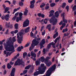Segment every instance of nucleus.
<instances>
[{"label":"nucleus","mask_w":76,"mask_h":76,"mask_svg":"<svg viewBox=\"0 0 76 76\" xmlns=\"http://www.w3.org/2000/svg\"><path fill=\"white\" fill-rule=\"evenodd\" d=\"M19 35L18 33L17 34V38L18 39V42L19 44H20L21 43V41H23V36H22V35L23 34V32H19Z\"/></svg>","instance_id":"39448f33"},{"label":"nucleus","mask_w":76,"mask_h":76,"mask_svg":"<svg viewBox=\"0 0 76 76\" xmlns=\"http://www.w3.org/2000/svg\"><path fill=\"white\" fill-rule=\"evenodd\" d=\"M56 68V64H54L51 67L49 68L46 72L45 76H50L51 73H52L53 71H55Z\"/></svg>","instance_id":"20e7f679"},{"label":"nucleus","mask_w":76,"mask_h":76,"mask_svg":"<svg viewBox=\"0 0 76 76\" xmlns=\"http://www.w3.org/2000/svg\"><path fill=\"white\" fill-rule=\"evenodd\" d=\"M27 71H28L27 70H25L23 71V73L24 74H26Z\"/></svg>","instance_id":"864d4df0"},{"label":"nucleus","mask_w":76,"mask_h":76,"mask_svg":"<svg viewBox=\"0 0 76 76\" xmlns=\"http://www.w3.org/2000/svg\"><path fill=\"white\" fill-rule=\"evenodd\" d=\"M38 33V31L37 30H36L35 33H34V37H36V35Z\"/></svg>","instance_id":"a18cd8bd"},{"label":"nucleus","mask_w":76,"mask_h":76,"mask_svg":"<svg viewBox=\"0 0 76 76\" xmlns=\"http://www.w3.org/2000/svg\"><path fill=\"white\" fill-rule=\"evenodd\" d=\"M40 39L41 38H37V40L35 39H35H34L32 41L31 45L29 48V50L31 51L35 46L38 45L39 42V41H40Z\"/></svg>","instance_id":"f03ea898"},{"label":"nucleus","mask_w":76,"mask_h":76,"mask_svg":"<svg viewBox=\"0 0 76 76\" xmlns=\"http://www.w3.org/2000/svg\"><path fill=\"white\" fill-rule=\"evenodd\" d=\"M13 12H12V14H15V12H17V10H16V9H14L13 10Z\"/></svg>","instance_id":"09e8293b"},{"label":"nucleus","mask_w":76,"mask_h":76,"mask_svg":"<svg viewBox=\"0 0 76 76\" xmlns=\"http://www.w3.org/2000/svg\"><path fill=\"white\" fill-rule=\"evenodd\" d=\"M13 24H10V25L9 28H10V29H12L13 28Z\"/></svg>","instance_id":"6e6d98bb"},{"label":"nucleus","mask_w":76,"mask_h":76,"mask_svg":"<svg viewBox=\"0 0 76 76\" xmlns=\"http://www.w3.org/2000/svg\"><path fill=\"white\" fill-rule=\"evenodd\" d=\"M7 73V71L6 70H4V73L3 74V75H5Z\"/></svg>","instance_id":"0e129e2a"},{"label":"nucleus","mask_w":76,"mask_h":76,"mask_svg":"<svg viewBox=\"0 0 76 76\" xmlns=\"http://www.w3.org/2000/svg\"><path fill=\"white\" fill-rule=\"evenodd\" d=\"M45 15L44 14H41V17L42 18H44L45 17Z\"/></svg>","instance_id":"e2e57ef3"},{"label":"nucleus","mask_w":76,"mask_h":76,"mask_svg":"<svg viewBox=\"0 0 76 76\" xmlns=\"http://www.w3.org/2000/svg\"><path fill=\"white\" fill-rule=\"evenodd\" d=\"M8 39L9 40L7 42V45H4V48L5 50L7 51H11L10 53L9 52V56H10L13 53L15 52V48L14 45L10 42V41L11 40V37H10Z\"/></svg>","instance_id":"f257e3e1"},{"label":"nucleus","mask_w":76,"mask_h":76,"mask_svg":"<svg viewBox=\"0 0 76 76\" xmlns=\"http://www.w3.org/2000/svg\"><path fill=\"white\" fill-rule=\"evenodd\" d=\"M23 15V14L21 12H20L19 14V17L20 18H22L23 16L22 15Z\"/></svg>","instance_id":"72a5a7b5"},{"label":"nucleus","mask_w":76,"mask_h":76,"mask_svg":"<svg viewBox=\"0 0 76 76\" xmlns=\"http://www.w3.org/2000/svg\"><path fill=\"white\" fill-rule=\"evenodd\" d=\"M23 49V46H19L16 49V50L18 52H20L21 51L22 49Z\"/></svg>","instance_id":"f8f14e48"},{"label":"nucleus","mask_w":76,"mask_h":76,"mask_svg":"<svg viewBox=\"0 0 76 76\" xmlns=\"http://www.w3.org/2000/svg\"><path fill=\"white\" fill-rule=\"evenodd\" d=\"M16 3V0H13L12 1V4L15 5Z\"/></svg>","instance_id":"5fc2aeb1"},{"label":"nucleus","mask_w":76,"mask_h":76,"mask_svg":"<svg viewBox=\"0 0 76 76\" xmlns=\"http://www.w3.org/2000/svg\"><path fill=\"white\" fill-rule=\"evenodd\" d=\"M30 36L31 37H33V38H35L36 37H34V34L32 32V31H31L30 33Z\"/></svg>","instance_id":"a878e982"},{"label":"nucleus","mask_w":76,"mask_h":76,"mask_svg":"<svg viewBox=\"0 0 76 76\" xmlns=\"http://www.w3.org/2000/svg\"><path fill=\"white\" fill-rule=\"evenodd\" d=\"M31 67V65L29 64L27 66H26L25 68L24 69H29Z\"/></svg>","instance_id":"aec40b11"},{"label":"nucleus","mask_w":76,"mask_h":76,"mask_svg":"<svg viewBox=\"0 0 76 76\" xmlns=\"http://www.w3.org/2000/svg\"><path fill=\"white\" fill-rule=\"evenodd\" d=\"M68 31V29L67 28H66L65 29H64L63 30V31H62V32L63 33H64L65 32H66Z\"/></svg>","instance_id":"c9c22d12"},{"label":"nucleus","mask_w":76,"mask_h":76,"mask_svg":"<svg viewBox=\"0 0 76 76\" xmlns=\"http://www.w3.org/2000/svg\"><path fill=\"white\" fill-rule=\"evenodd\" d=\"M50 13H51L54 14V13L55 12V11L54 10H51L50 11Z\"/></svg>","instance_id":"bf43d9fd"},{"label":"nucleus","mask_w":76,"mask_h":76,"mask_svg":"<svg viewBox=\"0 0 76 76\" xmlns=\"http://www.w3.org/2000/svg\"><path fill=\"white\" fill-rule=\"evenodd\" d=\"M58 32H56L55 34L53 36V38L55 39L56 38V37H57L58 36Z\"/></svg>","instance_id":"4be33fe9"},{"label":"nucleus","mask_w":76,"mask_h":76,"mask_svg":"<svg viewBox=\"0 0 76 76\" xmlns=\"http://www.w3.org/2000/svg\"><path fill=\"white\" fill-rule=\"evenodd\" d=\"M16 18V17L15 16H14V17H13L12 18V20H15Z\"/></svg>","instance_id":"052dcab7"},{"label":"nucleus","mask_w":76,"mask_h":76,"mask_svg":"<svg viewBox=\"0 0 76 76\" xmlns=\"http://www.w3.org/2000/svg\"><path fill=\"white\" fill-rule=\"evenodd\" d=\"M46 28L48 29L49 31L50 32L51 31V25L49 24L47 25L46 27Z\"/></svg>","instance_id":"ddd939ff"},{"label":"nucleus","mask_w":76,"mask_h":76,"mask_svg":"<svg viewBox=\"0 0 76 76\" xmlns=\"http://www.w3.org/2000/svg\"><path fill=\"white\" fill-rule=\"evenodd\" d=\"M40 59L41 62H43L45 60V59L44 58V56H41L40 58Z\"/></svg>","instance_id":"c756f323"},{"label":"nucleus","mask_w":76,"mask_h":76,"mask_svg":"<svg viewBox=\"0 0 76 76\" xmlns=\"http://www.w3.org/2000/svg\"><path fill=\"white\" fill-rule=\"evenodd\" d=\"M9 54V52H7L6 54V57H8Z\"/></svg>","instance_id":"603ef678"},{"label":"nucleus","mask_w":76,"mask_h":76,"mask_svg":"<svg viewBox=\"0 0 76 76\" xmlns=\"http://www.w3.org/2000/svg\"><path fill=\"white\" fill-rule=\"evenodd\" d=\"M59 16V13L58 11H56L55 13V16L56 18H57Z\"/></svg>","instance_id":"a211bd4d"},{"label":"nucleus","mask_w":76,"mask_h":76,"mask_svg":"<svg viewBox=\"0 0 76 76\" xmlns=\"http://www.w3.org/2000/svg\"><path fill=\"white\" fill-rule=\"evenodd\" d=\"M51 43V45L52 46V47L54 48H56V46H55V43L53 42H50Z\"/></svg>","instance_id":"6ab92c4d"},{"label":"nucleus","mask_w":76,"mask_h":76,"mask_svg":"<svg viewBox=\"0 0 76 76\" xmlns=\"http://www.w3.org/2000/svg\"><path fill=\"white\" fill-rule=\"evenodd\" d=\"M27 55V52H24L23 53V58H25V57Z\"/></svg>","instance_id":"c85d7f7f"},{"label":"nucleus","mask_w":76,"mask_h":76,"mask_svg":"<svg viewBox=\"0 0 76 76\" xmlns=\"http://www.w3.org/2000/svg\"><path fill=\"white\" fill-rule=\"evenodd\" d=\"M31 55L32 57H33L34 58H35L36 57V54L34 53L33 51H31Z\"/></svg>","instance_id":"dca6fc26"},{"label":"nucleus","mask_w":76,"mask_h":76,"mask_svg":"<svg viewBox=\"0 0 76 76\" xmlns=\"http://www.w3.org/2000/svg\"><path fill=\"white\" fill-rule=\"evenodd\" d=\"M49 8V6H46L45 7V10H48Z\"/></svg>","instance_id":"69168bd1"},{"label":"nucleus","mask_w":76,"mask_h":76,"mask_svg":"<svg viewBox=\"0 0 76 76\" xmlns=\"http://www.w3.org/2000/svg\"><path fill=\"white\" fill-rule=\"evenodd\" d=\"M51 43H50L49 44H48L47 45V48L48 49H49L51 47Z\"/></svg>","instance_id":"393cba45"},{"label":"nucleus","mask_w":76,"mask_h":76,"mask_svg":"<svg viewBox=\"0 0 76 76\" xmlns=\"http://www.w3.org/2000/svg\"><path fill=\"white\" fill-rule=\"evenodd\" d=\"M29 24V20L28 19H26L23 22V28L28 26Z\"/></svg>","instance_id":"6e6552de"},{"label":"nucleus","mask_w":76,"mask_h":76,"mask_svg":"<svg viewBox=\"0 0 76 76\" xmlns=\"http://www.w3.org/2000/svg\"><path fill=\"white\" fill-rule=\"evenodd\" d=\"M54 13H50L49 15V17H50L54 15Z\"/></svg>","instance_id":"3c124183"},{"label":"nucleus","mask_w":76,"mask_h":76,"mask_svg":"<svg viewBox=\"0 0 76 76\" xmlns=\"http://www.w3.org/2000/svg\"><path fill=\"white\" fill-rule=\"evenodd\" d=\"M75 10H76V5H75L72 8V11H75Z\"/></svg>","instance_id":"58836bf2"},{"label":"nucleus","mask_w":76,"mask_h":76,"mask_svg":"<svg viewBox=\"0 0 76 76\" xmlns=\"http://www.w3.org/2000/svg\"><path fill=\"white\" fill-rule=\"evenodd\" d=\"M65 14V13L64 12H63L62 13H61V17H63L62 19L64 18H65V15H64Z\"/></svg>","instance_id":"4c0bfd02"},{"label":"nucleus","mask_w":76,"mask_h":76,"mask_svg":"<svg viewBox=\"0 0 76 76\" xmlns=\"http://www.w3.org/2000/svg\"><path fill=\"white\" fill-rule=\"evenodd\" d=\"M42 14L41 13H38L37 14V15L39 17H41Z\"/></svg>","instance_id":"680f3d73"},{"label":"nucleus","mask_w":76,"mask_h":76,"mask_svg":"<svg viewBox=\"0 0 76 76\" xmlns=\"http://www.w3.org/2000/svg\"><path fill=\"white\" fill-rule=\"evenodd\" d=\"M9 33V29H7L6 31V32L5 33V34L6 35L8 33Z\"/></svg>","instance_id":"8fccbe9b"},{"label":"nucleus","mask_w":76,"mask_h":76,"mask_svg":"<svg viewBox=\"0 0 76 76\" xmlns=\"http://www.w3.org/2000/svg\"><path fill=\"white\" fill-rule=\"evenodd\" d=\"M30 7L31 9H33L34 7V4H30Z\"/></svg>","instance_id":"a19ab883"},{"label":"nucleus","mask_w":76,"mask_h":76,"mask_svg":"<svg viewBox=\"0 0 76 76\" xmlns=\"http://www.w3.org/2000/svg\"><path fill=\"white\" fill-rule=\"evenodd\" d=\"M43 44L39 43V45L40 46V49H41L42 48L44 47Z\"/></svg>","instance_id":"c03bdc74"},{"label":"nucleus","mask_w":76,"mask_h":76,"mask_svg":"<svg viewBox=\"0 0 76 76\" xmlns=\"http://www.w3.org/2000/svg\"><path fill=\"white\" fill-rule=\"evenodd\" d=\"M66 5V3L65 2H64L62 4L61 7L63 9H64L65 8Z\"/></svg>","instance_id":"cd10ccee"},{"label":"nucleus","mask_w":76,"mask_h":76,"mask_svg":"<svg viewBox=\"0 0 76 76\" xmlns=\"http://www.w3.org/2000/svg\"><path fill=\"white\" fill-rule=\"evenodd\" d=\"M7 66L8 69H10L12 67L11 65H10L9 63H8V64H7Z\"/></svg>","instance_id":"473e14b6"},{"label":"nucleus","mask_w":76,"mask_h":76,"mask_svg":"<svg viewBox=\"0 0 76 76\" xmlns=\"http://www.w3.org/2000/svg\"><path fill=\"white\" fill-rule=\"evenodd\" d=\"M14 27L15 29H18V24L15 23L14 25Z\"/></svg>","instance_id":"7c9ffc66"},{"label":"nucleus","mask_w":76,"mask_h":76,"mask_svg":"<svg viewBox=\"0 0 76 76\" xmlns=\"http://www.w3.org/2000/svg\"><path fill=\"white\" fill-rule=\"evenodd\" d=\"M22 18H20V17H17L16 18V22H18L19 20H21Z\"/></svg>","instance_id":"bb28decb"},{"label":"nucleus","mask_w":76,"mask_h":76,"mask_svg":"<svg viewBox=\"0 0 76 76\" xmlns=\"http://www.w3.org/2000/svg\"><path fill=\"white\" fill-rule=\"evenodd\" d=\"M19 5L20 6L22 7L23 5V2L20 1L19 3Z\"/></svg>","instance_id":"e433bc0d"},{"label":"nucleus","mask_w":76,"mask_h":76,"mask_svg":"<svg viewBox=\"0 0 76 76\" xmlns=\"http://www.w3.org/2000/svg\"><path fill=\"white\" fill-rule=\"evenodd\" d=\"M33 70H34V69L31 68L30 70V72L32 73L33 72Z\"/></svg>","instance_id":"338daca9"},{"label":"nucleus","mask_w":76,"mask_h":76,"mask_svg":"<svg viewBox=\"0 0 76 76\" xmlns=\"http://www.w3.org/2000/svg\"><path fill=\"white\" fill-rule=\"evenodd\" d=\"M35 65L36 66L39 65L40 64V61L39 59H37L35 62Z\"/></svg>","instance_id":"4468645a"},{"label":"nucleus","mask_w":76,"mask_h":76,"mask_svg":"<svg viewBox=\"0 0 76 76\" xmlns=\"http://www.w3.org/2000/svg\"><path fill=\"white\" fill-rule=\"evenodd\" d=\"M46 68V67L45 66H44L42 68L41 67H39L38 69V71L34 72V75L35 76H37L39 74H44V72H45Z\"/></svg>","instance_id":"7ed1b4c3"},{"label":"nucleus","mask_w":76,"mask_h":76,"mask_svg":"<svg viewBox=\"0 0 76 76\" xmlns=\"http://www.w3.org/2000/svg\"><path fill=\"white\" fill-rule=\"evenodd\" d=\"M18 32V31L17 30H15V31H14V33L15 34H16Z\"/></svg>","instance_id":"774afa93"},{"label":"nucleus","mask_w":76,"mask_h":76,"mask_svg":"<svg viewBox=\"0 0 76 76\" xmlns=\"http://www.w3.org/2000/svg\"><path fill=\"white\" fill-rule=\"evenodd\" d=\"M10 10V8L9 7H6L4 9V13H5L7 12L8 14H10V12L9 11Z\"/></svg>","instance_id":"9d476101"},{"label":"nucleus","mask_w":76,"mask_h":76,"mask_svg":"<svg viewBox=\"0 0 76 76\" xmlns=\"http://www.w3.org/2000/svg\"><path fill=\"white\" fill-rule=\"evenodd\" d=\"M55 5H56L55 3H52L50 4V7H51L55 6Z\"/></svg>","instance_id":"f704fd0d"},{"label":"nucleus","mask_w":76,"mask_h":76,"mask_svg":"<svg viewBox=\"0 0 76 76\" xmlns=\"http://www.w3.org/2000/svg\"><path fill=\"white\" fill-rule=\"evenodd\" d=\"M45 5V4L44 2H42L40 6V8H42L44 7Z\"/></svg>","instance_id":"b1692460"},{"label":"nucleus","mask_w":76,"mask_h":76,"mask_svg":"<svg viewBox=\"0 0 76 76\" xmlns=\"http://www.w3.org/2000/svg\"><path fill=\"white\" fill-rule=\"evenodd\" d=\"M29 29H30V27H28L25 29H24V30L25 33H28L29 31Z\"/></svg>","instance_id":"f3484780"},{"label":"nucleus","mask_w":76,"mask_h":76,"mask_svg":"<svg viewBox=\"0 0 76 76\" xmlns=\"http://www.w3.org/2000/svg\"><path fill=\"white\" fill-rule=\"evenodd\" d=\"M65 9L67 10V12H68L69 9V7L68 5H67L66 6Z\"/></svg>","instance_id":"79ce46f5"},{"label":"nucleus","mask_w":76,"mask_h":76,"mask_svg":"<svg viewBox=\"0 0 76 76\" xmlns=\"http://www.w3.org/2000/svg\"><path fill=\"white\" fill-rule=\"evenodd\" d=\"M45 43V39H42L41 41V42H40L39 44L44 45Z\"/></svg>","instance_id":"5701e85b"},{"label":"nucleus","mask_w":76,"mask_h":76,"mask_svg":"<svg viewBox=\"0 0 76 76\" xmlns=\"http://www.w3.org/2000/svg\"><path fill=\"white\" fill-rule=\"evenodd\" d=\"M19 14V12H16L15 15V16L16 17H17V15H18Z\"/></svg>","instance_id":"13d9d810"},{"label":"nucleus","mask_w":76,"mask_h":76,"mask_svg":"<svg viewBox=\"0 0 76 76\" xmlns=\"http://www.w3.org/2000/svg\"><path fill=\"white\" fill-rule=\"evenodd\" d=\"M10 24H11L10 23V22H9L8 23H6V24L5 25V26L6 27L7 26L8 28L9 29H10Z\"/></svg>","instance_id":"412c9836"},{"label":"nucleus","mask_w":76,"mask_h":76,"mask_svg":"<svg viewBox=\"0 0 76 76\" xmlns=\"http://www.w3.org/2000/svg\"><path fill=\"white\" fill-rule=\"evenodd\" d=\"M51 58L50 57V56H47V57H46L45 61L46 60L48 61H49V59H50Z\"/></svg>","instance_id":"ea45409f"},{"label":"nucleus","mask_w":76,"mask_h":76,"mask_svg":"<svg viewBox=\"0 0 76 76\" xmlns=\"http://www.w3.org/2000/svg\"><path fill=\"white\" fill-rule=\"evenodd\" d=\"M24 66V62H23L22 59H18L15 63L14 64V66L20 65Z\"/></svg>","instance_id":"0eeeda50"},{"label":"nucleus","mask_w":76,"mask_h":76,"mask_svg":"<svg viewBox=\"0 0 76 76\" xmlns=\"http://www.w3.org/2000/svg\"><path fill=\"white\" fill-rule=\"evenodd\" d=\"M29 45H30V43H27L25 45V47H28Z\"/></svg>","instance_id":"de8ad7c7"},{"label":"nucleus","mask_w":76,"mask_h":76,"mask_svg":"<svg viewBox=\"0 0 76 76\" xmlns=\"http://www.w3.org/2000/svg\"><path fill=\"white\" fill-rule=\"evenodd\" d=\"M62 21L64 23H67V20L65 19V18H62Z\"/></svg>","instance_id":"2f4dec72"},{"label":"nucleus","mask_w":76,"mask_h":76,"mask_svg":"<svg viewBox=\"0 0 76 76\" xmlns=\"http://www.w3.org/2000/svg\"><path fill=\"white\" fill-rule=\"evenodd\" d=\"M35 2V1L34 0H33L31 1L30 4H34Z\"/></svg>","instance_id":"37998d69"},{"label":"nucleus","mask_w":76,"mask_h":76,"mask_svg":"<svg viewBox=\"0 0 76 76\" xmlns=\"http://www.w3.org/2000/svg\"><path fill=\"white\" fill-rule=\"evenodd\" d=\"M45 62L47 67H50L52 64V62L50 61H45Z\"/></svg>","instance_id":"1a4fd4ad"},{"label":"nucleus","mask_w":76,"mask_h":76,"mask_svg":"<svg viewBox=\"0 0 76 76\" xmlns=\"http://www.w3.org/2000/svg\"><path fill=\"white\" fill-rule=\"evenodd\" d=\"M25 11L23 12V15L25 16H27L28 15L27 13H28V10L27 9L25 10Z\"/></svg>","instance_id":"2eb2a0df"},{"label":"nucleus","mask_w":76,"mask_h":76,"mask_svg":"<svg viewBox=\"0 0 76 76\" xmlns=\"http://www.w3.org/2000/svg\"><path fill=\"white\" fill-rule=\"evenodd\" d=\"M15 68H13L10 73V76H15Z\"/></svg>","instance_id":"9b49d317"},{"label":"nucleus","mask_w":76,"mask_h":76,"mask_svg":"<svg viewBox=\"0 0 76 76\" xmlns=\"http://www.w3.org/2000/svg\"><path fill=\"white\" fill-rule=\"evenodd\" d=\"M66 25V24L65 23H63L62 24L61 26L63 27H64Z\"/></svg>","instance_id":"4d7b16f0"},{"label":"nucleus","mask_w":76,"mask_h":76,"mask_svg":"<svg viewBox=\"0 0 76 76\" xmlns=\"http://www.w3.org/2000/svg\"><path fill=\"white\" fill-rule=\"evenodd\" d=\"M12 40L13 42H16V39H15V37H12Z\"/></svg>","instance_id":"49530a36"},{"label":"nucleus","mask_w":76,"mask_h":76,"mask_svg":"<svg viewBox=\"0 0 76 76\" xmlns=\"http://www.w3.org/2000/svg\"><path fill=\"white\" fill-rule=\"evenodd\" d=\"M49 21L50 23H52L53 26H55L57 23V19L54 16H52Z\"/></svg>","instance_id":"423d86ee"}]
</instances>
